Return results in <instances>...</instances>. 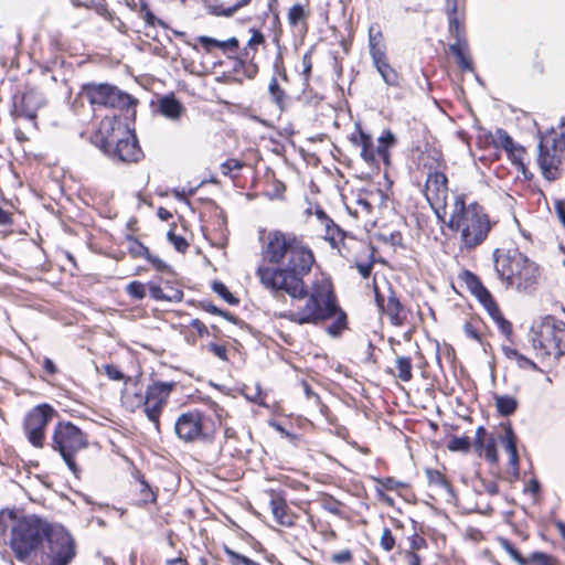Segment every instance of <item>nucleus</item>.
Listing matches in <instances>:
<instances>
[{
    "mask_svg": "<svg viewBox=\"0 0 565 565\" xmlns=\"http://www.w3.org/2000/svg\"><path fill=\"white\" fill-rule=\"evenodd\" d=\"M326 236L324 238L330 243L332 248H337L339 253L343 256L340 243L344 246V238L348 236V233L343 231L338 224L334 223L333 220L328 221V224L324 226Z\"/></svg>",
    "mask_w": 565,
    "mask_h": 565,
    "instance_id": "25",
    "label": "nucleus"
},
{
    "mask_svg": "<svg viewBox=\"0 0 565 565\" xmlns=\"http://www.w3.org/2000/svg\"><path fill=\"white\" fill-rule=\"evenodd\" d=\"M269 505L271 513L278 524L287 527H290L295 524L292 519L288 515V505L281 494L274 493L269 501Z\"/></svg>",
    "mask_w": 565,
    "mask_h": 565,
    "instance_id": "21",
    "label": "nucleus"
},
{
    "mask_svg": "<svg viewBox=\"0 0 565 565\" xmlns=\"http://www.w3.org/2000/svg\"><path fill=\"white\" fill-rule=\"evenodd\" d=\"M305 295L291 298L292 300H305L302 306L296 310H289L281 315V318L289 322L303 326H319L328 320H333L327 327V333L332 338H338L348 329V316L340 307L333 285L328 277L323 275L316 278L310 286L305 284Z\"/></svg>",
    "mask_w": 565,
    "mask_h": 565,
    "instance_id": "2",
    "label": "nucleus"
},
{
    "mask_svg": "<svg viewBox=\"0 0 565 565\" xmlns=\"http://www.w3.org/2000/svg\"><path fill=\"white\" fill-rule=\"evenodd\" d=\"M137 105V99L131 95L121 92L116 86H110L107 103L105 107L128 109Z\"/></svg>",
    "mask_w": 565,
    "mask_h": 565,
    "instance_id": "23",
    "label": "nucleus"
},
{
    "mask_svg": "<svg viewBox=\"0 0 565 565\" xmlns=\"http://www.w3.org/2000/svg\"><path fill=\"white\" fill-rule=\"evenodd\" d=\"M376 481L379 484H381L382 488L390 490V491L396 490L401 487H406V484L404 482L397 481L396 479H394L392 477L377 479Z\"/></svg>",
    "mask_w": 565,
    "mask_h": 565,
    "instance_id": "51",
    "label": "nucleus"
},
{
    "mask_svg": "<svg viewBox=\"0 0 565 565\" xmlns=\"http://www.w3.org/2000/svg\"><path fill=\"white\" fill-rule=\"evenodd\" d=\"M201 46L206 52H212L214 49L221 50L228 57L235 58L238 53V41L237 38H228L225 41H218L215 38H198Z\"/></svg>",
    "mask_w": 565,
    "mask_h": 565,
    "instance_id": "17",
    "label": "nucleus"
},
{
    "mask_svg": "<svg viewBox=\"0 0 565 565\" xmlns=\"http://www.w3.org/2000/svg\"><path fill=\"white\" fill-rule=\"evenodd\" d=\"M331 559L337 564H345L352 561V553L349 550L334 553Z\"/></svg>",
    "mask_w": 565,
    "mask_h": 565,
    "instance_id": "61",
    "label": "nucleus"
},
{
    "mask_svg": "<svg viewBox=\"0 0 565 565\" xmlns=\"http://www.w3.org/2000/svg\"><path fill=\"white\" fill-rule=\"evenodd\" d=\"M409 551H419L427 547V542L423 536L418 535L417 533H414L409 537Z\"/></svg>",
    "mask_w": 565,
    "mask_h": 565,
    "instance_id": "56",
    "label": "nucleus"
},
{
    "mask_svg": "<svg viewBox=\"0 0 565 565\" xmlns=\"http://www.w3.org/2000/svg\"><path fill=\"white\" fill-rule=\"evenodd\" d=\"M138 481L140 484L139 493L140 500L142 504L153 503L157 500V495L149 486V483L145 480L143 476L138 475Z\"/></svg>",
    "mask_w": 565,
    "mask_h": 565,
    "instance_id": "37",
    "label": "nucleus"
},
{
    "mask_svg": "<svg viewBox=\"0 0 565 565\" xmlns=\"http://www.w3.org/2000/svg\"><path fill=\"white\" fill-rule=\"evenodd\" d=\"M503 436H501V443L504 446L505 451L509 454V465L513 468L514 473H519V454L516 448V435L510 423L502 424Z\"/></svg>",
    "mask_w": 565,
    "mask_h": 565,
    "instance_id": "16",
    "label": "nucleus"
},
{
    "mask_svg": "<svg viewBox=\"0 0 565 565\" xmlns=\"http://www.w3.org/2000/svg\"><path fill=\"white\" fill-rule=\"evenodd\" d=\"M535 350L544 355L559 358L565 354V323L553 316H546L534 323L530 331Z\"/></svg>",
    "mask_w": 565,
    "mask_h": 565,
    "instance_id": "7",
    "label": "nucleus"
},
{
    "mask_svg": "<svg viewBox=\"0 0 565 565\" xmlns=\"http://www.w3.org/2000/svg\"><path fill=\"white\" fill-rule=\"evenodd\" d=\"M376 71L380 73L384 83L388 86L397 87L399 86V75L398 73L390 65L388 61L383 64L375 65Z\"/></svg>",
    "mask_w": 565,
    "mask_h": 565,
    "instance_id": "30",
    "label": "nucleus"
},
{
    "mask_svg": "<svg viewBox=\"0 0 565 565\" xmlns=\"http://www.w3.org/2000/svg\"><path fill=\"white\" fill-rule=\"evenodd\" d=\"M158 106L159 113L170 120H178L185 111L184 106L173 94L162 96Z\"/></svg>",
    "mask_w": 565,
    "mask_h": 565,
    "instance_id": "20",
    "label": "nucleus"
},
{
    "mask_svg": "<svg viewBox=\"0 0 565 565\" xmlns=\"http://www.w3.org/2000/svg\"><path fill=\"white\" fill-rule=\"evenodd\" d=\"M379 146H385L386 148H390L396 143V138L391 130H385L379 138Z\"/></svg>",
    "mask_w": 565,
    "mask_h": 565,
    "instance_id": "60",
    "label": "nucleus"
},
{
    "mask_svg": "<svg viewBox=\"0 0 565 565\" xmlns=\"http://www.w3.org/2000/svg\"><path fill=\"white\" fill-rule=\"evenodd\" d=\"M482 451H484V457L489 462L495 463L498 461L497 443L494 438L488 439Z\"/></svg>",
    "mask_w": 565,
    "mask_h": 565,
    "instance_id": "46",
    "label": "nucleus"
},
{
    "mask_svg": "<svg viewBox=\"0 0 565 565\" xmlns=\"http://www.w3.org/2000/svg\"><path fill=\"white\" fill-rule=\"evenodd\" d=\"M264 43L265 38H249L247 45L242 51L238 49V53L235 56V71H237L238 65H244L247 61H253L257 46Z\"/></svg>",
    "mask_w": 565,
    "mask_h": 565,
    "instance_id": "26",
    "label": "nucleus"
},
{
    "mask_svg": "<svg viewBox=\"0 0 565 565\" xmlns=\"http://www.w3.org/2000/svg\"><path fill=\"white\" fill-rule=\"evenodd\" d=\"M322 508L334 515H341L340 502L333 498L324 500L322 502Z\"/></svg>",
    "mask_w": 565,
    "mask_h": 565,
    "instance_id": "57",
    "label": "nucleus"
},
{
    "mask_svg": "<svg viewBox=\"0 0 565 565\" xmlns=\"http://www.w3.org/2000/svg\"><path fill=\"white\" fill-rule=\"evenodd\" d=\"M383 312L388 316L393 326H403L406 320L404 306L392 289L390 290V296Z\"/></svg>",
    "mask_w": 565,
    "mask_h": 565,
    "instance_id": "22",
    "label": "nucleus"
},
{
    "mask_svg": "<svg viewBox=\"0 0 565 565\" xmlns=\"http://www.w3.org/2000/svg\"><path fill=\"white\" fill-rule=\"evenodd\" d=\"M207 350L222 361H227V350L224 345L211 342L206 345Z\"/></svg>",
    "mask_w": 565,
    "mask_h": 565,
    "instance_id": "53",
    "label": "nucleus"
},
{
    "mask_svg": "<svg viewBox=\"0 0 565 565\" xmlns=\"http://www.w3.org/2000/svg\"><path fill=\"white\" fill-rule=\"evenodd\" d=\"M380 544L381 547L386 552H390L394 548L395 537L393 536L392 531L388 527H385L383 530Z\"/></svg>",
    "mask_w": 565,
    "mask_h": 565,
    "instance_id": "47",
    "label": "nucleus"
},
{
    "mask_svg": "<svg viewBox=\"0 0 565 565\" xmlns=\"http://www.w3.org/2000/svg\"><path fill=\"white\" fill-rule=\"evenodd\" d=\"M461 280L466 284L468 290L473 295L477 292L481 287H483L482 281L480 278L473 274L470 270H463L460 275Z\"/></svg>",
    "mask_w": 565,
    "mask_h": 565,
    "instance_id": "39",
    "label": "nucleus"
},
{
    "mask_svg": "<svg viewBox=\"0 0 565 565\" xmlns=\"http://www.w3.org/2000/svg\"><path fill=\"white\" fill-rule=\"evenodd\" d=\"M493 263L499 279L505 284L507 288L524 294H531L536 289L541 269L519 249L497 248L493 252Z\"/></svg>",
    "mask_w": 565,
    "mask_h": 565,
    "instance_id": "3",
    "label": "nucleus"
},
{
    "mask_svg": "<svg viewBox=\"0 0 565 565\" xmlns=\"http://www.w3.org/2000/svg\"><path fill=\"white\" fill-rule=\"evenodd\" d=\"M498 542L513 561H515L520 565H526V559L507 537L499 536Z\"/></svg>",
    "mask_w": 565,
    "mask_h": 565,
    "instance_id": "35",
    "label": "nucleus"
},
{
    "mask_svg": "<svg viewBox=\"0 0 565 565\" xmlns=\"http://www.w3.org/2000/svg\"><path fill=\"white\" fill-rule=\"evenodd\" d=\"M446 11L448 14L449 32L451 35H459L461 26L457 15V0H446Z\"/></svg>",
    "mask_w": 565,
    "mask_h": 565,
    "instance_id": "31",
    "label": "nucleus"
},
{
    "mask_svg": "<svg viewBox=\"0 0 565 565\" xmlns=\"http://www.w3.org/2000/svg\"><path fill=\"white\" fill-rule=\"evenodd\" d=\"M486 435H487L486 428L483 426H479L476 430V438L473 441V447H475L476 451H478L480 455L486 445V443H484Z\"/></svg>",
    "mask_w": 565,
    "mask_h": 565,
    "instance_id": "54",
    "label": "nucleus"
},
{
    "mask_svg": "<svg viewBox=\"0 0 565 565\" xmlns=\"http://www.w3.org/2000/svg\"><path fill=\"white\" fill-rule=\"evenodd\" d=\"M127 241L129 242L130 255L132 257H142L146 259L150 252L149 248L135 236H127Z\"/></svg>",
    "mask_w": 565,
    "mask_h": 565,
    "instance_id": "40",
    "label": "nucleus"
},
{
    "mask_svg": "<svg viewBox=\"0 0 565 565\" xmlns=\"http://www.w3.org/2000/svg\"><path fill=\"white\" fill-rule=\"evenodd\" d=\"M127 295L135 300H142L146 297V285L134 280L126 286Z\"/></svg>",
    "mask_w": 565,
    "mask_h": 565,
    "instance_id": "41",
    "label": "nucleus"
},
{
    "mask_svg": "<svg viewBox=\"0 0 565 565\" xmlns=\"http://www.w3.org/2000/svg\"><path fill=\"white\" fill-rule=\"evenodd\" d=\"M426 476L430 484L439 486L449 492L452 490L450 482L440 471L428 468L426 469Z\"/></svg>",
    "mask_w": 565,
    "mask_h": 565,
    "instance_id": "38",
    "label": "nucleus"
},
{
    "mask_svg": "<svg viewBox=\"0 0 565 565\" xmlns=\"http://www.w3.org/2000/svg\"><path fill=\"white\" fill-rule=\"evenodd\" d=\"M50 445L60 454L72 473L79 478L82 469L76 462V456L88 448V435L72 422L60 420L54 427Z\"/></svg>",
    "mask_w": 565,
    "mask_h": 565,
    "instance_id": "5",
    "label": "nucleus"
},
{
    "mask_svg": "<svg viewBox=\"0 0 565 565\" xmlns=\"http://www.w3.org/2000/svg\"><path fill=\"white\" fill-rule=\"evenodd\" d=\"M492 137V143L495 148H502L504 149L509 157L513 159L515 162L516 160L521 161V154L523 152L522 147H516L513 142L512 137L502 128H498L495 130L494 136Z\"/></svg>",
    "mask_w": 565,
    "mask_h": 565,
    "instance_id": "19",
    "label": "nucleus"
},
{
    "mask_svg": "<svg viewBox=\"0 0 565 565\" xmlns=\"http://www.w3.org/2000/svg\"><path fill=\"white\" fill-rule=\"evenodd\" d=\"M45 105L43 95L35 89H29L21 95L13 96L11 115L35 121L38 110Z\"/></svg>",
    "mask_w": 565,
    "mask_h": 565,
    "instance_id": "13",
    "label": "nucleus"
},
{
    "mask_svg": "<svg viewBox=\"0 0 565 565\" xmlns=\"http://www.w3.org/2000/svg\"><path fill=\"white\" fill-rule=\"evenodd\" d=\"M530 561L537 565H553V557L543 552L532 553L530 556Z\"/></svg>",
    "mask_w": 565,
    "mask_h": 565,
    "instance_id": "55",
    "label": "nucleus"
},
{
    "mask_svg": "<svg viewBox=\"0 0 565 565\" xmlns=\"http://www.w3.org/2000/svg\"><path fill=\"white\" fill-rule=\"evenodd\" d=\"M77 555L74 536L62 525L53 524L33 565H71Z\"/></svg>",
    "mask_w": 565,
    "mask_h": 565,
    "instance_id": "6",
    "label": "nucleus"
},
{
    "mask_svg": "<svg viewBox=\"0 0 565 565\" xmlns=\"http://www.w3.org/2000/svg\"><path fill=\"white\" fill-rule=\"evenodd\" d=\"M396 369L398 371L397 377L403 382H409L413 377L412 374V360L407 356H397Z\"/></svg>",
    "mask_w": 565,
    "mask_h": 565,
    "instance_id": "34",
    "label": "nucleus"
},
{
    "mask_svg": "<svg viewBox=\"0 0 565 565\" xmlns=\"http://www.w3.org/2000/svg\"><path fill=\"white\" fill-rule=\"evenodd\" d=\"M57 416V412L49 404H40L28 412L23 420V431L28 441L35 448H43L45 429Z\"/></svg>",
    "mask_w": 565,
    "mask_h": 565,
    "instance_id": "10",
    "label": "nucleus"
},
{
    "mask_svg": "<svg viewBox=\"0 0 565 565\" xmlns=\"http://www.w3.org/2000/svg\"><path fill=\"white\" fill-rule=\"evenodd\" d=\"M105 373L110 380L114 381H120L125 377L122 372L114 364H106Z\"/></svg>",
    "mask_w": 565,
    "mask_h": 565,
    "instance_id": "59",
    "label": "nucleus"
},
{
    "mask_svg": "<svg viewBox=\"0 0 565 565\" xmlns=\"http://www.w3.org/2000/svg\"><path fill=\"white\" fill-rule=\"evenodd\" d=\"M121 130V137H118L116 142L108 137L100 140V149L109 154L113 159L121 162L132 163L138 162L143 152L139 146L136 135L127 128H118Z\"/></svg>",
    "mask_w": 565,
    "mask_h": 565,
    "instance_id": "11",
    "label": "nucleus"
},
{
    "mask_svg": "<svg viewBox=\"0 0 565 565\" xmlns=\"http://www.w3.org/2000/svg\"><path fill=\"white\" fill-rule=\"evenodd\" d=\"M447 192L448 179L446 174L437 170L429 172L425 183V196L429 204L434 207L435 204L441 203L445 207Z\"/></svg>",
    "mask_w": 565,
    "mask_h": 565,
    "instance_id": "14",
    "label": "nucleus"
},
{
    "mask_svg": "<svg viewBox=\"0 0 565 565\" xmlns=\"http://www.w3.org/2000/svg\"><path fill=\"white\" fill-rule=\"evenodd\" d=\"M250 0H239L234 4L225 7L224 4H215L210 8V12L214 15H223L231 17L233 15L239 8L248 4Z\"/></svg>",
    "mask_w": 565,
    "mask_h": 565,
    "instance_id": "33",
    "label": "nucleus"
},
{
    "mask_svg": "<svg viewBox=\"0 0 565 565\" xmlns=\"http://www.w3.org/2000/svg\"><path fill=\"white\" fill-rule=\"evenodd\" d=\"M494 401L497 411L501 416H511L519 407L518 399L510 395H495Z\"/></svg>",
    "mask_w": 565,
    "mask_h": 565,
    "instance_id": "28",
    "label": "nucleus"
},
{
    "mask_svg": "<svg viewBox=\"0 0 565 565\" xmlns=\"http://www.w3.org/2000/svg\"><path fill=\"white\" fill-rule=\"evenodd\" d=\"M225 554L231 558L233 565L242 564V565H260L250 558L231 550L230 547L225 546L224 548Z\"/></svg>",
    "mask_w": 565,
    "mask_h": 565,
    "instance_id": "43",
    "label": "nucleus"
},
{
    "mask_svg": "<svg viewBox=\"0 0 565 565\" xmlns=\"http://www.w3.org/2000/svg\"><path fill=\"white\" fill-rule=\"evenodd\" d=\"M350 140L356 147L365 146V143H371L372 138L370 135L364 132L360 126H358V135H352Z\"/></svg>",
    "mask_w": 565,
    "mask_h": 565,
    "instance_id": "50",
    "label": "nucleus"
},
{
    "mask_svg": "<svg viewBox=\"0 0 565 565\" xmlns=\"http://www.w3.org/2000/svg\"><path fill=\"white\" fill-rule=\"evenodd\" d=\"M212 290L217 294L222 299H224L228 305L236 306L239 303V299L236 298L227 287L221 281H213Z\"/></svg>",
    "mask_w": 565,
    "mask_h": 565,
    "instance_id": "36",
    "label": "nucleus"
},
{
    "mask_svg": "<svg viewBox=\"0 0 565 565\" xmlns=\"http://www.w3.org/2000/svg\"><path fill=\"white\" fill-rule=\"evenodd\" d=\"M175 386L174 382H156L146 391L143 412L147 418L153 423L157 433H160V415L168 398Z\"/></svg>",
    "mask_w": 565,
    "mask_h": 565,
    "instance_id": "12",
    "label": "nucleus"
},
{
    "mask_svg": "<svg viewBox=\"0 0 565 565\" xmlns=\"http://www.w3.org/2000/svg\"><path fill=\"white\" fill-rule=\"evenodd\" d=\"M268 92L271 100L280 108H284L285 104V90L279 85V79L274 75L268 84Z\"/></svg>",
    "mask_w": 565,
    "mask_h": 565,
    "instance_id": "32",
    "label": "nucleus"
},
{
    "mask_svg": "<svg viewBox=\"0 0 565 565\" xmlns=\"http://www.w3.org/2000/svg\"><path fill=\"white\" fill-rule=\"evenodd\" d=\"M146 259L158 271H167L169 269V266L162 259H160L158 256L152 255L150 252Z\"/></svg>",
    "mask_w": 565,
    "mask_h": 565,
    "instance_id": "58",
    "label": "nucleus"
},
{
    "mask_svg": "<svg viewBox=\"0 0 565 565\" xmlns=\"http://www.w3.org/2000/svg\"><path fill=\"white\" fill-rule=\"evenodd\" d=\"M502 351L508 359L514 360L520 369H523V370L531 369L535 372L541 371V369L534 361H532L529 358H526L525 355L521 354L518 350H515L511 347H508V345H503Z\"/></svg>",
    "mask_w": 565,
    "mask_h": 565,
    "instance_id": "27",
    "label": "nucleus"
},
{
    "mask_svg": "<svg viewBox=\"0 0 565 565\" xmlns=\"http://www.w3.org/2000/svg\"><path fill=\"white\" fill-rule=\"evenodd\" d=\"M449 52L456 58V63L461 71L473 72V63L466 38H456V42L449 45Z\"/></svg>",
    "mask_w": 565,
    "mask_h": 565,
    "instance_id": "15",
    "label": "nucleus"
},
{
    "mask_svg": "<svg viewBox=\"0 0 565 565\" xmlns=\"http://www.w3.org/2000/svg\"><path fill=\"white\" fill-rule=\"evenodd\" d=\"M243 166L242 161L231 158L221 164V170L224 175H230L233 170H241Z\"/></svg>",
    "mask_w": 565,
    "mask_h": 565,
    "instance_id": "48",
    "label": "nucleus"
},
{
    "mask_svg": "<svg viewBox=\"0 0 565 565\" xmlns=\"http://www.w3.org/2000/svg\"><path fill=\"white\" fill-rule=\"evenodd\" d=\"M369 49L374 66L388 61L386 46L379 41V38H369Z\"/></svg>",
    "mask_w": 565,
    "mask_h": 565,
    "instance_id": "29",
    "label": "nucleus"
},
{
    "mask_svg": "<svg viewBox=\"0 0 565 565\" xmlns=\"http://www.w3.org/2000/svg\"><path fill=\"white\" fill-rule=\"evenodd\" d=\"M174 433L184 443H212L215 438L211 418L198 409L182 413L174 423Z\"/></svg>",
    "mask_w": 565,
    "mask_h": 565,
    "instance_id": "9",
    "label": "nucleus"
},
{
    "mask_svg": "<svg viewBox=\"0 0 565 565\" xmlns=\"http://www.w3.org/2000/svg\"><path fill=\"white\" fill-rule=\"evenodd\" d=\"M190 326L196 330L199 337L203 338V337H209L210 335L209 328L201 320L193 319L190 322Z\"/></svg>",
    "mask_w": 565,
    "mask_h": 565,
    "instance_id": "63",
    "label": "nucleus"
},
{
    "mask_svg": "<svg viewBox=\"0 0 565 565\" xmlns=\"http://www.w3.org/2000/svg\"><path fill=\"white\" fill-rule=\"evenodd\" d=\"M471 447V441L469 437H457L454 436L447 445V448L450 451H461V452H468Z\"/></svg>",
    "mask_w": 565,
    "mask_h": 565,
    "instance_id": "42",
    "label": "nucleus"
},
{
    "mask_svg": "<svg viewBox=\"0 0 565 565\" xmlns=\"http://www.w3.org/2000/svg\"><path fill=\"white\" fill-rule=\"evenodd\" d=\"M168 241L174 246L180 253H185L189 248V243L183 236L174 234L173 231H169L167 234Z\"/></svg>",
    "mask_w": 565,
    "mask_h": 565,
    "instance_id": "44",
    "label": "nucleus"
},
{
    "mask_svg": "<svg viewBox=\"0 0 565 565\" xmlns=\"http://www.w3.org/2000/svg\"><path fill=\"white\" fill-rule=\"evenodd\" d=\"M150 297L158 301H166V292L163 289L154 284H149Z\"/></svg>",
    "mask_w": 565,
    "mask_h": 565,
    "instance_id": "62",
    "label": "nucleus"
},
{
    "mask_svg": "<svg viewBox=\"0 0 565 565\" xmlns=\"http://www.w3.org/2000/svg\"><path fill=\"white\" fill-rule=\"evenodd\" d=\"M559 128L558 137L553 132L542 137L539 143L537 163L543 177L548 181H555L561 177L559 164L565 154V119L561 121Z\"/></svg>",
    "mask_w": 565,
    "mask_h": 565,
    "instance_id": "8",
    "label": "nucleus"
},
{
    "mask_svg": "<svg viewBox=\"0 0 565 565\" xmlns=\"http://www.w3.org/2000/svg\"><path fill=\"white\" fill-rule=\"evenodd\" d=\"M307 17L308 12L300 3L294 4L288 12V22L298 33H305L307 31Z\"/></svg>",
    "mask_w": 565,
    "mask_h": 565,
    "instance_id": "24",
    "label": "nucleus"
},
{
    "mask_svg": "<svg viewBox=\"0 0 565 565\" xmlns=\"http://www.w3.org/2000/svg\"><path fill=\"white\" fill-rule=\"evenodd\" d=\"M473 296L480 301V303H482L483 307L487 305V302L491 303V299L493 298L484 286L475 292Z\"/></svg>",
    "mask_w": 565,
    "mask_h": 565,
    "instance_id": "64",
    "label": "nucleus"
},
{
    "mask_svg": "<svg viewBox=\"0 0 565 565\" xmlns=\"http://www.w3.org/2000/svg\"><path fill=\"white\" fill-rule=\"evenodd\" d=\"M376 149L373 148V141L371 143H365V146H361V157L363 160L372 164L375 162Z\"/></svg>",
    "mask_w": 565,
    "mask_h": 565,
    "instance_id": "49",
    "label": "nucleus"
},
{
    "mask_svg": "<svg viewBox=\"0 0 565 565\" xmlns=\"http://www.w3.org/2000/svg\"><path fill=\"white\" fill-rule=\"evenodd\" d=\"M494 322L497 323L499 330L507 337L510 338L512 334V324L508 321L503 315L494 317Z\"/></svg>",
    "mask_w": 565,
    "mask_h": 565,
    "instance_id": "52",
    "label": "nucleus"
},
{
    "mask_svg": "<svg viewBox=\"0 0 565 565\" xmlns=\"http://www.w3.org/2000/svg\"><path fill=\"white\" fill-rule=\"evenodd\" d=\"M451 231H460L461 249L472 250L481 245L491 230L484 209L477 202L466 205L463 196H456L454 211L446 223Z\"/></svg>",
    "mask_w": 565,
    "mask_h": 565,
    "instance_id": "4",
    "label": "nucleus"
},
{
    "mask_svg": "<svg viewBox=\"0 0 565 565\" xmlns=\"http://www.w3.org/2000/svg\"><path fill=\"white\" fill-rule=\"evenodd\" d=\"M109 84H94L88 83L83 85L82 94L88 99L94 106H106L108 94L110 90Z\"/></svg>",
    "mask_w": 565,
    "mask_h": 565,
    "instance_id": "18",
    "label": "nucleus"
},
{
    "mask_svg": "<svg viewBox=\"0 0 565 565\" xmlns=\"http://www.w3.org/2000/svg\"><path fill=\"white\" fill-rule=\"evenodd\" d=\"M264 262L275 267L259 266L256 270L262 285L271 292L284 291L290 298L305 295L303 277L316 262L302 235L280 230L269 231L262 248Z\"/></svg>",
    "mask_w": 565,
    "mask_h": 565,
    "instance_id": "1",
    "label": "nucleus"
},
{
    "mask_svg": "<svg viewBox=\"0 0 565 565\" xmlns=\"http://www.w3.org/2000/svg\"><path fill=\"white\" fill-rule=\"evenodd\" d=\"M145 22L147 25L149 26H152V28H157V26H160L164 32H167L168 30H170V26L167 24L166 21H163L162 19L158 18L153 12H151L150 10H147L145 12Z\"/></svg>",
    "mask_w": 565,
    "mask_h": 565,
    "instance_id": "45",
    "label": "nucleus"
}]
</instances>
